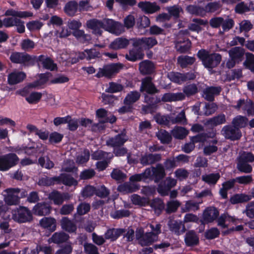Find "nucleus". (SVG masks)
Returning a JSON list of instances; mask_svg holds the SVG:
<instances>
[{
  "label": "nucleus",
  "mask_w": 254,
  "mask_h": 254,
  "mask_svg": "<svg viewBox=\"0 0 254 254\" xmlns=\"http://www.w3.org/2000/svg\"><path fill=\"white\" fill-rule=\"evenodd\" d=\"M39 164L43 168H45L48 169H51L54 166V163L51 161L49 157H47L45 159L44 157H40L38 159Z\"/></svg>",
  "instance_id": "0e129e2a"
},
{
  "label": "nucleus",
  "mask_w": 254,
  "mask_h": 254,
  "mask_svg": "<svg viewBox=\"0 0 254 254\" xmlns=\"http://www.w3.org/2000/svg\"><path fill=\"white\" fill-rule=\"evenodd\" d=\"M78 10V4L75 0L68 1L64 7V13L69 16H74Z\"/></svg>",
  "instance_id": "2f4dec72"
},
{
  "label": "nucleus",
  "mask_w": 254,
  "mask_h": 254,
  "mask_svg": "<svg viewBox=\"0 0 254 254\" xmlns=\"http://www.w3.org/2000/svg\"><path fill=\"white\" fill-rule=\"evenodd\" d=\"M226 122L225 115L223 114H220L208 120L207 124L213 127H216L218 125L225 124Z\"/></svg>",
  "instance_id": "79ce46f5"
},
{
  "label": "nucleus",
  "mask_w": 254,
  "mask_h": 254,
  "mask_svg": "<svg viewBox=\"0 0 254 254\" xmlns=\"http://www.w3.org/2000/svg\"><path fill=\"white\" fill-rule=\"evenodd\" d=\"M126 232L124 228H110L104 234L106 240H110L111 242L116 241L120 236Z\"/></svg>",
  "instance_id": "b1692460"
},
{
  "label": "nucleus",
  "mask_w": 254,
  "mask_h": 254,
  "mask_svg": "<svg viewBox=\"0 0 254 254\" xmlns=\"http://www.w3.org/2000/svg\"><path fill=\"white\" fill-rule=\"evenodd\" d=\"M189 131L184 127H178L172 131V135L176 139H183L188 134Z\"/></svg>",
  "instance_id": "de8ad7c7"
},
{
  "label": "nucleus",
  "mask_w": 254,
  "mask_h": 254,
  "mask_svg": "<svg viewBox=\"0 0 254 254\" xmlns=\"http://www.w3.org/2000/svg\"><path fill=\"white\" fill-rule=\"evenodd\" d=\"M160 154H145L140 158V163L143 166L153 164L161 160Z\"/></svg>",
  "instance_id": "a878e982"
},
{
  "label": "nucleus",
  "mask_w": 254,
  "mask_h": 254,
  "mask_svg": "<svg viewBox=\"0 0 254 254\" xmlns=\"http://www.w3.org/2000/svg\"><path fill=\"white\" fill-rule=\"evenodd\" d=\"M87 26L90 29L93 30L95 34L101 35L102 31L101 29H104V19L103 20L97 19H92L87 21Z\"/></svg>",
  "instance_id": "bb28decb"
},
{
  "label": "nucleus",
  "mask_w": 254,
  "mask_h": 254,
  "mask_svg": "<svg viewBox=\"0 0 254 254\" xmlns=\"http://www.w3.org/2000/svg\"><path fill=\"white\" fill-rule=\"evenodd\" d=\"M140 97V93L136 91H132L129 92L126 96L124 100L125 105H132L137 101Z\"/></svg>",
  "instance_id": "72a5a7b5"
},
{
  "label": "nucleus",
  "mask_w": 254,
  "mask_h": 254,
  "mask_svg": "<svg viewBox=\"0 0 254 254\" xmlns=\"http://www.w3.org/2000/svg\"><path fill=\"white\" fill-rule=\"evenodd\" d=\"M12 219L19 223H25L33 219L31 211L27 207L20 206L12 210Z\"/></svg>",
  "instance_id": "423d86ee"
},
{
  "label": "nucleus",
  "mask_w": 254,
  "mask_h": 254,
  "mask_svg": "<svg viewBox=\"0 0 254 254\" xmlns=\"http://www.w3.org/2000/svg\"><path fill=\"white\" fill-rule=\"evenodd\" d=\"M123 67V65L121 63H113L104 65L102 68H99L95 76L99 78L105 77L111 79L118 73Z\"/></svg>",
  "instance_id": "20e7f679"
},
{
  "label": "nucleus",
  "mask_w": 254,
  "mask_h": 254,
  "mask_svg": "<svg viewBox=\"0 0 254 254\" xmlns=\"http://www.w3.org/2000/svg\"><path fill=\"white\" fill-rule=\"evenodd\" d=\"M150 171L148 169H146L144 171L140 174H136L129 177V181L132 183L137 182L145 181L148 179L147 175H149Z\"/></svg>",
  "instance_id": "a18cd8bd"
},
{
  "label": "nucleus",
  "mask_w": 254,
  "mask_h": 254,
  "mask_svg": "<svg viewBox=\"0 0 254 254\" xmlns=\"http://www.w3.org/2000/svg\"><path fill=\"white\" fill-rule=\"evenodd\" d=\"M222 7L219 1H215L208 3L204 7V13H213L218 11Z\"/></svg>",
  "instance_id": "49530a36"
},
{
  "label": "nucleus",
  "mask_w": 254,
  "mask_h": 254,
  "mask_svg": "<svg viewBox=\"0 0 254 254\" xmlns=\"http://www.w3.org/2000/svg\"><path fill=\"white\" fill-rule=\"evenodd\" d=\"M13 64H20L24 66H32L35 65L34 56H31L25 52H12L9 57Z\"/></svg>",
  "instance_id": "f03ea898"
},
{
  "label": "nucleus",
  "mask_w": 254,
  "mask_h": 254,
  "mask_svg": "<svg viewBox=\"0 0 254 254\" xmlns=\"http://www.w3.org/2000/svg\"><path fill=\"white\" fill-rule=\"evenodd\" d=\"M184 242L187 247H194L199 244L198 235L194 230H189L184 236Z\"/></svg>",
  "instance_id": "a211bd4d"
},
{
  "label": "nucleus",
  "mask_w": 254,
  "mask_h": 254,
  "mask_svg": "<svg viewBox=\"0 0 254 254\" xmlns=\"http://www.w3.org/2000/svg\"><path fill=\"white\" fill-rule=\"evenodd\" d=\"M52 207L50 204L45 202L37 203L33 208L34 214L38 216H45L49 215L51 211Z\"/></svg>",
  "instance_id": "aec40b11"
},
{
  "label": "nucleus",
  "mask_w": 254,
  "mask_h": 254,
  "mask_svg": "<svg viewBox=\"0 0 254 254\" xmlns=\"http://www.w3.org/2000/svg\"><path fill=\"white\" fill-rule=\"evenodd\" d=\"M39 224L42 228L48 230L50 233L53 232L56 230V220L53 217H43L40 220Z\"/></svg>",
  "instance_id": "393cba45"
},
{
  "label": "nucleus",
  "mask_w": 254,
  "mask_h": 254,
  "mask_svg": "<svg viewBox=\"0 0 254 254\" xmlns=\"http://www.w3.org/2000/svg\"><path fill=\"white\" fill-rule=\"evenodd\" d=\"M220 178V175L219 173L203 175L201 177L202 180L209 185H216Z\"/></svg>",
  "instance_id": "f704fd0d"
},
{
  "label": "nucleus",
  "mask_w": 254,
  "mask_h": 254,
  "mask_svg": "<svg viewBox=\"0 0 254 254\" xmlns=\"http://www.w3.org/2000/svg\"><path fill=\"white\" fill-rule=\"evenodd\" d=\"M221 90L220 86H208L203 90V97L206 100L212 102L215 96L219 95Z\"/></svg>",
  "instance_id": "5701e85b"
},
{
  "label": "nucleus",
  "mask_w": 254,
  "mask_h": 254,
  "mask_svg": "<svg viewBox=\"0 0 254 254\" xmlns=\"http://www.w3.org/2000/svg\"><path fill=\"white\" fill-rule=\"evenodd\" d=\"M111 177L116 181H123L127 178V175L121 170L114 169L111 174Z\"/></svg>",
  "instance_id": "774afa93"
},
{
  "label": "nucleus",
  "mask_w": 254,
  "mask_h": 254,
  "mask_svg": "<svg viewBox=\"0 0 254 254\" xmlns=\"http://www.w3.org/2000/svg\"><path fill=\"white\" fill-rule=\"evenodd\" d=\"M133 41L132 46L140 47L143 51L149 50L158 43L156 39L152 37L135 39Z\"/></svg>",
  "instance_id": "9b49d317"
},
{
  "label": "nucleus",
  "mask_w": 254,
  "mask_h": 254,
  "mask_svg": "<svg viewBox=\"0 0 254 254\" xmlns=\"http://www.w3.org/2000/svg\"><path fill=\"white\" fill-rule=\"evenodd\" d=\"M50 200L53 201L55 205H61L63 203L62 193L58 190H54L51 192L49 196Z\"/></svg>",
  "instance_id": "5fc2aeb1"
},
{
  "label": "nucleus",
  "mask_w": 254,
  "mask_h": 254,
  "mask_svg": "<svg viewBox=\"0 0 254 254\" xmlns=\"http://www.w3.org/2000/svg\"><path fill=\"white\" fill-rule=\"evenodd\" d=\"M237 167L238 170L242 173H250L253 170L252 166L249 164L245 160L239 157Z\"/></svg>",
  "instance_id": "37998d69"
},
{
  "label": "nucleus",
  "mask_w": 254,
  "mask_h": 254,
  "mask_svg": "<svg viewBox=\"0 0 254 254\" xmlns=\"http://www.w3.org/2000/svg\"><path fill=\"white\" fill-rule=\"evenodd\" d=\"M104 29L117 35L121 34L124 29L123 25L110 19H104Z\"/></svg>",
  "instance_id": "ddd939ff"
},
{
  "label": "nucleus",
  "mask_w": 254,
  "mask_h": 254,
  "mask_svg": "<svg viewBox=\"0 0 254 254\" xmlns=\"http://www.w3.org/2000/svg\"><path fill=\"white\" fill-rule=\"evenodd\" d=\"M183 92L186 96L189 97L195 95L198 91L196 85L194 83L187 85L183 87Z\"/></svg>",
  "instance_id": "8fccbe9b"
},
{
  "label": "nucleus",
  "mask_w": 254,
  "mask_h": 254,
  "mask_svg": "<svg viewBox=\"0 0 254 254\" xmlns=\"http://www.w3.org/2000/svg\"><path fill=\"white\" fill-rule=\"evenodd\" d=\"M246 59L244 63L245 67L254 72V55L251 53L246 54Z\"/></svg>",
  "instance_id": "864d4df0"
},
{
  "label": "nucleus",
  "mask_w": 254,
  "mask_h": 254,
  "mask_svg": "<svg viewBox=\"0 0 254 254\" xmlns=\"http://www.w3.org/2000/svg\"><path fill=\"white\" fill-rule=\"evenodd\" d=\"M17 190L15 188H8L4 190L6 194L4 195V200L8 205H18L20 203Z\"/></svg>",
  "instance_id": "6ab92c4d"
},
{
  "label": "nucleus",
  "mask_w": 254,
  "mask_h": 254,
  "mask_svg": "<svg viewBox=\"0 0 254 254\" xmlns=\"http://www.w3.org/2000/svg\"><path fill=\"white\" fill-rule=\"evenodd\" d=\"M133 48L130 49L126 55V59L130 62H135L141 60L144 57V51L140 47L132 46Z\"/></svg>",
  "instance_id": "f3484780"
},
{
  "label": "nucleus",
  "mask_w": 254,
  "mask_h": 254,
  "mask_svg": "<svg viewBox=\"0 0 254 254\" xmlns=\"http://www.w3.org/2000/svg\"><path fill=\"white\" fill-rule=\"evenodd\" d=\"M186 10L192 15H202L204 14V7L196 5H189L186 7Z\"/></svg>",
  "instance_id": "09e8293b"
},
{
  "label": "nucleus",
  "mask_w": 254,
  "mask_h": 254,
  "mask_svg": "<svg viewBox=\"0 0 254 254\" xmlns=\"http://www.w3.org/2000/svg\"><path fill=\"white\" fill-rule=\"evenodd\" d=\"M195 59L193 57L189 56H181L178 58V63L182 68H185L189 65H191L194 64Z\"/></svg>",
  "instance_id": "c9c22d12"
},
{
  "label": "nucleus",
  "mask_w": 254,
  "mask_h": 254,
  "mask_svg": "<svg viewBox=\"0 0 254 254\" xmlns=\"http://www.w3.org/2000/svg\"><path fill=\"white\" fill-rule=\"evenodd\" d=\"M127 140V137L126 133L122 131L114 137L110 138L107 140L106 144L108 146L116 148L122 146Z\"/></svg>",
  "instance_id": "dca6fc26"
},
{
  "label": "nucleus",
  "mask_w": 254,
  "mask_h": 254,
  "mask_svg": "<svg viewBox=\"0 0 254 254\" xmlns=\"http://www.w3.org/2000/svg\"><path fill=\"white\" fill-rule=\"evenodd\" d=\"M180 205V202L177 200H171L168 201L166 205V211L167 213L170 214L176 212Z\"/></svg>",
  "instance_id": "338daca9"
},
{
  "label": "nucleus",
  "mask_w": 254,
  "mask_h": 254,
  "mask_svg": "<svg viewBox=\"0 0 254 254\" xmlns=\"http://www.w3.org/2000/svg\"><path fill=\"white\" fill-rule=\"evenodd\" d=\"M197 56L201 61L204 66L208 69H212L217 66L222 60V56L220 54H210L205 49L199 50L197 53Z\"/></svg>",
  "instance_id": "f257e3e1"
},
{
  "label": "nucleus",
  "mask_w": 254,
  "mask_h": 254,
  "mask_svg": "<svg viewBox=\"0 0 254 254\" xmlns=\"http://www.w3.org/2000/svg\"><path fill=\"white\" fill-rule=\"evenodd\" d=\"M140 189V186L136 183L125 182L118 187V190L121 192L132 193Z\"/></svg>",
  "instance_id": "473e14b6"
},
{
  "label": "nucleus",
  "mask_w": 254,
  "mask_h": 254,
  "mask_svg": "<svg viewBox=\"0 0 254 254\" xmlns=\"http://www.w3.org/2000/svg\"><path fill=\"white\" fill-rule=\"evenodd\" d=\"M69 239V236L68 234L61 231L54 233L50 238V241L55 244L59 245L66 243Z\"/></svg>",
  "instance_id": "7c9ffc66"
},
{
  "label": "nucleus",
  "mask_w": 254,
  "mask_h": 254,
  "mask_svg": "<svg viewBox=\"0 0 254 254\" xmlns=\"http://www.w3.org/2000/svg\"><path fill=\"white\" fill-rule=\"evenodd\" d=\"M62 181L63 184L68 186H76L78 184V182L74 179L73 177L71 176V175L66 174V173H62Z\"/></svg>",
  "instance_id": "603ef678"
},
{
  "label": "nucleus",
  "mask_w": 254,
  "mask_h": 254,
  "mask_svg": "<svg viewBox=\"0 0 254 254\" xmlns=\"http://www.w3.org/2000/svg\"><path fill=\"white\" fill-rule=\"evenodd\" d=\"M35 64H42L45 69H50L51 71L54 70L57 68V64L54 63V61L50 57L43 55L39 56H34Z\"/></svg>",
  "instance_id": "4468645a"
},
{
  "label": "nucleus",
  "mask_w": 254,
  "mask_h": 254,
  "mask_svg": "<svg viewBox=\"0 0 254 254\" xmlns=\"http://www.w3.org/2000/svg\"><path fill=\"white\" fill-rule=\"evenodd\" d=\"M228 54L229 59L226 65L227 68L231 69L243 61L245 50L241 47H234L229 50Z\"/></svg>",
  "instance_id": "7ed1b4c3"
},
{
  "label": "nucleus",
  "mask_w": 254,
  "mask_h": 254,
  "mask_svg": "<svg viewBox=\"0 0 254 254\" xmlns=\"http://www.w3.org/2000/svg\"><path fill=\"white\" fill-rule=\"evenodd\" d=\"M129 45V40L123 37L116 38L109 45L110 49L118 50L125 49Z\"/></svg>",
  "instance_id": "c85d7f7f"
},
{
  "label": "nucleus",
  "mask_w": 254,
  "mask_h": 254,
  "mask_svg": "<svg viewBox=\"0 0 254 254\" xmlns=\"http://www.w3.org/2000/svg\"><path fill=\"white\" fill-rule=\"evenodd\" d=\"M61 226L63 230L69 233L74 232L77 229L75 224L65 217H63L61 220Z\"/></svg>",
  "instance_id": "58836bf2"
},
{
  "label": "nucleus",
  "mask_w": 254,
  "mask_h": 254,
  "mask_svg": "<svg viewBox=\"0 0 254 254\" xmlns=\"http://www.w3.org/2000/svg\"><path fill=\"white\" fill-rule=\"evenodd\" d=\"M222 134L225 138L232 141L237 140L240 139L242 133L238 127L234 125H226L222 129Z\"/></svg>",
  "instance_id": "1a4fd4ad"
},
{
  "label": "nucleus",
  "mask_w": 254,
  "mask_h": 254,
  "mask_svg": "<svg viewBox=\"0 0 254 254\" xmlns=\"http://www.w3.org/2000/svg\"><path fill=\"white\" fill-rule=\"evenodd\" d=\"M42 97V94L38 92H32L30 95L26 97V100L29 104H37L41 100Z\"/></svg>",
  "instance_id": "052dcab7"
},
{
  "label": "nucleus",
  "mask_w": 254,
  "mask_h": 254,
  "mask_svg": "<svg viewBox=\"0 0 254 254\" xmlns=\"http://www.w3.org/2000/svg\"><path fill=\"white\" fill-rule=\"evenodd\" d=\"M83 247L85 254H100L98 248L92 243H85Z\"/></svg>",
  "instance_id": "e2e57ef3"
},
{
  "label": "nucleus",
  "mask_w": 254,
  "mask_h": 254,
  "mask_svg": "<svg viewBox=\"0 0 254 254\" xmlns=\"http://www.w3.org/2000/svg\"><path fill=\"white\" fill-rule=\"evenodd\" d=\"M109 194L110 190L104 185L98 187L97 188L95 187V194L97 196L104 198L108 196Z\"/></svg>",
  "instance_id": "680f3d73"
},
{
  "label": "nucleus",
  "mask_w": 254,
  "mask_h": 254,
  "mask_svg": "<svg viewBox=\"0 0 254 254\" xmlns=\"http://www.w3.org/2000/svg\"><path fill=\"white\" fill-rule=\"evenodd\" d=\"M248 122V119L246 117L239 115L234 118L232 122L233 125L235 127L243 128L247 126Z\"/></svg>",
  "instance_id": "c03bdc74"
},
{
  "label": "nucleus",
  "mask_w": 254,
  "mask_h": 254,
  "mask_svg": "<svg viewBox=\"0 0 254 254\" xmlns=\"http://www.w3.org/2000/svg\"><path fill=\"white\" fill-rule=\"evenodd\" d=\"M235 25V21L232 18H227L226 19L223 18V22H222V28L223 31H220L219 32L220 34H223L224 32L229 31Z\"/></svg>",
  "instance_id": "4d7b16f0"
},
{
  "label": "nucleus",
  "mask_w": 254,
  "mask_h": 254,
  "mask_svg": "<svg viewBox=\"0 0 254 254\" xmlns=\"http://www.w3.org/2000/svg\"><path fill=\"white\" fill-rule=\"evenodd\" d=\"M177 181L170 177L167 178L164 181L160 182L157 189L158 192L162 196H166L171 189L176 185Z\"/></svg>",
  "instance_id": "9d476101"
},
{
  "label": "nucleus",
  "mask_w": 254,
  "mask_h": 254,
  "mask_svg": "<svg viewBox=\"0 0 254 254\" xmlns=\"http://www.w3.org/2000/svg\"><path fill=\"white\" fill-rule=\"evenodd\" d=\"M236 183L234 179H230L222 184V188L219 190V194L223 199L228 198V191L235 187Z\"/></svg>",
  "instance_id": "c756f323"
},
{
  "label": "nucleus",
  "mask_w": 254,
  "mask_h": 254,
  "mask_svg": "<svg viewBox=\"0 0 254 254\" xmlns=\"http://www.w3.org/2000/svg\"><path fill=\"white\" fill-rule=\"evenodd\" d=\"M149 170V175L148 179L153 180L155 183L160 182L166 175L165 168L161 163L157 164L155 167L151 166L148 168Z\"/></svg>",
  "instance_id": "6e6552de"
},
{
  "label": "nucleus",
  "mask_w": 254,
  "mask_h": 254,
  "mask_svg": "<svg viewBox=\"0 0 254 254\" xmlns=\"http://www.w3.org/2000/svg\"><path fill=\"white\" fill-rule=\"evenodd\" d=\"M167 225L170 231L177 236L183 234L186 231L185 224L180 220L170 219Z\"/></svg>",
  "instance_id": "2eb2a0df"
},
{
  "label": "nucleus",
  "mask_w": 254,
  "mask_h": 254,
  "mask_svg": "<svg viewBox=\"0 0 254 254\" xmlns=\"http://www.w3.org/2000/svg\"><path fill=\"white\" fill-rule=\"evenodd\" d=\"M155 122L160 125L167 126L170 123V118L168 116L162 115L160 113H156L153 117Z\"/></svg>",
  "instance_id": "13d9d810"
},
{
  "label": "nucleus",
  "mask_w": 254,
  "mask_h": 254,
  "mask_svg": "<svg viewBox=\"0 0 254 254\" xmlns=\"http://www.w3.org/2000/svg\"><path fill=\"white\" fill-rule=\"evenodd\" d=\"M251 199L249 195L244 193H236L230 198V202L232 204H236L248 202Z\"/></svg>",
  "instance_id": "e433bc0d"
},
{
  "label": "nucleus",
  "mask_w": 254,
  "mask_h": 254,
  "mask_svg": "<svg viewBox=\"0 0 254 254\" xmlns=\"http://www.w3.org/2000/svg\"><path fill=\"white\" fill-rule=\"evenodd\" d=\"M219 215V211L216 207H207L203 212L200 223L203 225L211 223L218 218Z\"/></svg>",
  "instance_id": "f8f14e48"
},
{
  "label": "nucleus",
  "mask_w": 254,
  "mask_h": 254,
  "mask_svg": "<svg viewBox=\"0 0 254 254\" xmlns=\"http://www.w3.org/2000/svg\"><path fill=\"white\" fill-rule=\"evenodd\" d=\"M124 89V86L121 84L114 82H111L109 84V87L106 89L105 92L110 93H114L122 91Z\"/></svg>",
  "instance_id": "bf43d9fd"
},
{
  "label": "nucleus",
  "mask_w": 254,
  "mask_h": 254,
  "mask_svg": "<svg viewBox=\"0 0 254 254\" xmlns=\"http://www.w3.org/2000/svg\"><path fill=\"white\" fill-rule=\"evenodd\" d=\"M26 77V74L24 72L13 71L8 75L7 82L9 85H15L22 82Z\"/></svg>",
  "instance_id": "cd10ccee"
},
{
  "label": "nucleus",
  "mask_w": 254,
  "mask_h": 254,
  "mask_svg": "<svg viewBox=\"0 0 254 254\" xmlns=\"http://www.w3.org/2000/svg\"><path fill=\"white\" fill-rule=\"evenodd\" d=\"M131 201L134 205L145 206L149 203V199L144 197H141L137 194H133L131 196Z\"/></svg>",
  "instance_id": "3c124183"
},
{
  "label": "nucleus",
  "mask_w": 254,
  "mask_h": 254,
  "mask_svg": "<svg viewBox=\"0 0 254 254\" xmlns=\"http://www.w3.org/2000/svg\"><path fill=\"white\" fill-rule=\"evenodd\" d=\"M170 79L173 82L181 84L184 82L183 73L179 72H171L168 74Z\"/></svg>",
  "instance_id": "6e6d98bb"
},
{
  "label": "nucleus",
  "mask_w": 254,
  "mask_h": 254,
  "mask_svg": "<svg viewBox=\"0 0 254 254\" xmlns=\"http://www.w3.org/2000/svg\"><path fill=\"white\" fill-rule=\"evenodd\" d=\"M82 53L85 55V59L87 61H91L102 57V54L95 48L85 49Z\"/></svg>",
  "instance_id": "4c0bfd02"
},
{
  "label": "nucleus",
  "mask_w": 254,
  "mask_h": 254,
  "mask_svg": "<svg viewBox=\"0 0 254 254\" xmlns=\"http://www.w3.org/2000/svg\"><path fill=\"white\" fill-rule=\"evenodd\" d=\"M152 80V78L149 76L143 78L141 80L140 91L142 93L145 92L144 94L150 95H154L159 93L160 90L156 87Z\"/></svg>",
  "instance_id": "0eeeda50"
},
{
  "label": "nucleus",
  "mask_w": 254,
  "mask_h": 254,
  "mask_svg": "<svg viewBox=\"0 0 254 254\" xmlns=\"http://www.w3.org/2000/svg\"><path fill=\"white\" fill-rule=\"evenodd\" d=\"M138 7L145 13L152 14L159 11L160 7L156 2L150 1H140L138 3Z\"/></svg>",
  "instance_id": "412c9836"
},
{
  "label": "nucleus",
  "mask_w": 254,
  "mask_h": 254,
  "mask_svg": "<svg viewBox=\"0 0 254 254\" xmlns=\"http://www.w3.org/2000/svg\"><path fill=\"white\" fill-rule=\"evenodd\" d=\"M19 157L14 153H8L0 156V171H7L18 164Z\"/></svg>",
  "instance_id": "39448f33"
},
{
  "label": "nucleus",
  "mask_w": 254,
  "mask_h": 254,
  "mask_svg": "<svg viewBox=\"0 0 254 254\" xmlns=\"http://www.w3.org/2000/svg\"><path fill=\"white\" fill-rule=\"evenodd\" d=\"M220 231L215 227L207 230L204 233V237L207 240H212L219 237Z\"/></svg>",
  "instance_id": "69168bd1"
},
{
  "label": "nucleus",
  "mask_w": 254,
  "mask_h": 254,
  "mask_svg": "<svg viewBox=\"0 0 254 254\" xmlns=\"http://www.w3.org/2000/svg\"><path fill=\"white\" fill-rule=\"evenodd\" d=\"M157 138L163 144H169L172 141L171 135L165 129H160L156 133Z\"/></svg>",
  "instance_id": "ea45409f"
},
{
  "label": "nucleus",
  "mask_w": 254,
  "mask_h": 254,
  "mask_svg": "<svg viewBox=\"0 0 254 254\" xmlns=\"http://www.w3.org/2000/svg\"><path fill=\"white\" fill-rule=\"evenodd\" d=\"M157 238L154 232H146L145 233L142 239L139 244L142 246H148L152 244Z\"/></svg>",
  "instance_id": "a19ab883"
},
{
  "label": "nucleus",
  "mask_w": 254,
  "mask_h": 254,
  "mask_svg": "<svg viewBox=\"0 0 254 254\" xmlns=\"http://www.w3.org/2000/svg\"><path fill=\"white\" fill-rule=\"evenodd\" d=\"M139 70L142 75H150L155 72V65L152 61L144 60L139 63Z\"/></svg>",
  "instance_id": "4be33fe9"
}]
</instances>
